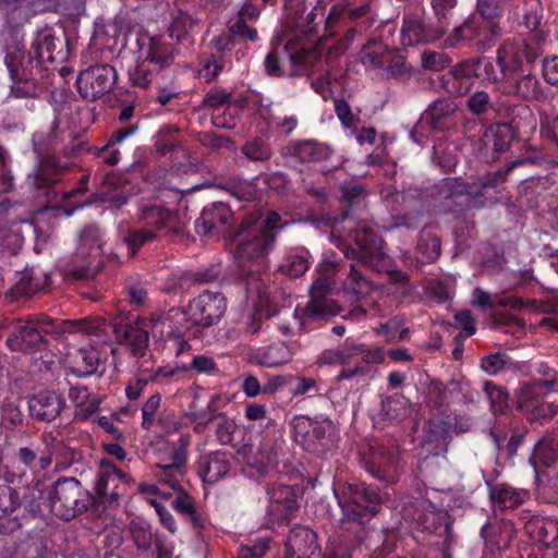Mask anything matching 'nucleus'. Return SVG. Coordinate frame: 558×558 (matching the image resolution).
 Segmentation results:
<instances>
[{"label":"nucleus","instance_id":"ea45409f","mask_svg":"<svg viewBox=\"0 0 558 558\" xmlns=\"http://www.w3.org/2000/svg\"><path fill=\"white\" fill-rule=\"evenodd\" d=\"M513 137L512 129L509 124H494L486 129L483 135V145L486 149L494 153H500L508 149Z\"/></svg>","mask_w":558,"mask_h":558},{"label":"nucleus","instance_id":"a878e982","mask_svg":"<svg viewBox=\"0 0 558 558\" xmlns=\"http://www.w3.org/2000/svg\"><path fill=\"white\" fill-rule=\"evenodd\" d=\"M354 241L357 246L356 254L363 264L373 265L375 259H384L383 241L374 229L367 226L355 231Z\"/></svg>","mask_w":558,"mask_h":558},{"label":"nucleus","instance_id":"338daca9","mask_svg":"<svg viewBox=\"0 0 558 558\" xmlns=\"http://www.w3.org/2000/svg\"><path fill=\"white\" fill-rule=\"evenodd\" d=\"M507 362L502 354L496 353L484 357L481 362V367L485 373L496 375L506 367Z\"/></svg>","mask_w":558,"mask_h":558},{"label":"nucleus","instance_id":"ddd939ff","mask_svg":"<svg viewBox=\"0 0 558 558\" xmlns=\"http://www.w3.org/2000/svg\"><path fill=\"white\" fill-rule=\"evenodd\" d=\"M185 319L184 312L172 308L168 314H159L150 320L151 333L155 338L167 337L169 348L174 352L177 357L183 355L191 350V345L185 339V335L190 331V326H181L173 328L171 323L180 324Z\"/></svg>","mask_w":558,"mask_h":558},{"label":"nucleus","instance_id":"79ce46f5","mask_svg":"<svg viewBox=\"0 0 558 558\" xmlns=\"http://www.w3.org/2000/svg\"><path fill=\"white\" fill-rule=\"evenodd\" d=\"M360 58L365 65L381 69L392 58V50L377 40H371L362 48Z\"/></svg>","mask_w":558,"mask_h":558},{"label":"nucleus","instance_id":"7ed1b4c3","mask_svg":"<svg viewBox=\"0 0 558 558\" xmlns=\"http://www.w3.org/2000/svg\"><path fill=\"white\" fill-rule=\"evenodd\" d=\"M519 165H521V160H515L505 171L488 174L485 180L480 182L469 183L461 178H447L441 182V197L461 208L482 206L484 205L482 197H487L489 191L495 190L505 180L506 174Z\"/></svg>","mask_w":558,"mask_h":558},{"label":"nucleus","instance_id":"f8f14e48","mask_svg":"<svg viewBox=\"0 0 558 558\" xmlns=\"http://www.w3.org/2000/svg\"><path fill=\"white\" fill-rule=\"evenodd\" d=\"M291 426L294 440L311 452H318L319 447L326 446L335 429L331 421L306 415L294 416Z\"/></svg>","mask_w":558,"mask_h":558},{"label":"nucleus","instance_id":"473e14b6","mask_svg":"<svg viewBox=\"0 0 558 558\" xmlns=\"http://www.w3.org/2000/svg\"><path fill=\"white\" fill-rule=\"evenodd\" d=\"M482 537L485 545L493 550L506 548L514 535V529L509 520L489 521L482 527Z\"/></svg>","mask_w":558,"mask_h":558},{"label":"nucleus","instance_id":"20e7f679","mask_svg":"<svg viewBox=\"0 0 558 558\" xmlns=\"http://www.w3.org/2000/svg\"><path fill=\"white\" fill-rule=\"evenodd\" d=\"M113 330L117 338L124 340L135 356H143L148 345V332L138 325L111 326L101 318L69 320L65 323L64 330L70 333L81 332L87 336H96L97 342H105L109 330Z\"/></svg>","mask_w":558,"mask_h":558},{"label":"nucleus","instance_id":"f257e3e1","mask_svg":"<svg viewBox=\"0 0 558 558\" xmlns=\"http://www.w3.org/2000/svg\"><path fill=\"white\" fill-rule=\"evenodd\" d=\"M284 226L286 222H281V217L275 211L268 213L266 217L259 210L247 214L231 241L235 259L244 263L263 257Z\"/></svg>","mask_w":558,"mask_h":558},{"label":"nucleus","instance_id":"5fc2aeb1","mask_svg":"<svg viewBox=\"0 0 558 558\" xmlns=\"http://www.w3.org/2000/svg\"><path fill=\"white\" fill-rule=\"evenodd\" d=\"M494 504L500 509H512L521 502L520 495L510 487H497L492 493Z\"/></svg>","mask_w":558,"mask_h":558},{"label":"nucleus","instance_id":"bb28decb","mask_svg":"<svg viewBox=\"0 0 558 558\" xmlns=\"http://www.w3.org/2000/svg\"><path fill=\"white\" fill-rule=\"evenodd\" d=\"M359 354H363V360L366 363L377 364L384 361V352L380 348L366 350L362 344H344L335 350L323 353L320 362L324 364H342L349 357Z\"/></svg>","mask_w":558,"mask_h":558},{"label":"nucleus","instance_id":"2f4dec72","mask_svg":"<svg viewBox=\"0 0 558 558\" xmlns=\"http://www.w3.org/2000/svg\"><path fill=\"white\" fill-rule=\"evenodd\" d=\"M63 404V399L50 391L39 392L28 401L31 415L46 422L54 420L60 414Z\"/></svg>","mask_w":558,"mask_h":558},{"label":"nucleus","instance_id":"3c124183","mask_svg":"<svg viewBox=\"0 0 558 558\" xmlns=\"http://www.w3.org/2000/svg\"><path fill=\"white\" fill-rule=\"evenodd\" d=\"M160 402L161 396L155 393L144 403L142 408V427L144 429L149 430L157 424Z\"/></svg>","mask_w":558,"mask_h":558},{"label":"nucleus","instance_id":"6e6d98bb","mask_svg":"<svg viewBox=\"0 0 558 558\" xmlns=\"http://www.w3.org/2000/svg\"><path fill=\"white\" fill-rule=\"evenodd\" d=\"M29 184L43 191V194L48 196L49 189L52 182L56 181L51 170L44 165L38 166L34 172L28 175Z\"/></svg>","mask_w":558,"mask_h":558},{"label":"nucleus","instance_id":"37998d69","mask_svg":"<svg viewBox=\"0 0 558 558\" xmlns=\"http://www.w3.org/2000/svg\"><path fill=\"white\" fill-rule=\"evenodd\" d=\"M16 460L32 472L45 470L50 466L52 459L50 452H41L38 456V449L34 446L21 447L16 452Z\"/></svg>","mask_w":558,"mask_h":558},{"label":"nucleus","instance_id":"f3484780","mask_svg":"<svg viewBox=\"0 0 558 558\" xmlns=\"http://www.w3.org/2000/svg\"><path fill=\"white\" fill-rule=\"evenodd\" d=\"M473 303L480 307H489L495 312V316L501 324L510 325L511 323H521V311L523 303L520 299L512 295H493L481 289L473 292Z\"/></svg>","mask_w":558,"mask_h":558},{"label":"nucleus","instance_id":"0eeeda50","mask_svg":"<svg viewBox=\"0 0 558 558\" xmlns=\"http://www.w3.org/2000/svg\"><path fill=\"white\" fill-rule=\"evenodd\" d=\"M51 512L63 520H70L85 511L89 495L74 477L58 480L48 494Z\"/></svg>","mask_w":558,"mask_h":558},{"label":"nucleus","instance_id":"de8ad7c7","mask_svg":"<svg viewBox=\"0 0 558 558\" xmlns=\"http://www.w3.org/2000/svg\"><path fill=\"white\" fill-rule=\"evenodd\" d=\"M173 219V214L158 205L146 206L142 209L141 220L155 230H161Z\"/></svg>","mask_w":558,"mask_h":558},{"label":"nucleus","instance_id":"c756f323","mask_svg":"<svg viewBox=\"0 0 558 558\" xmlns=\"http://www.w3.org/2000/svg\"><path fill=\"white\" fill-rule=\"evenodd\" d=\"M230 470V460L226 452L216 451L202 456L197 472L203 482L213 484L225 477Z\"/></svg>","mask_w":558,"mask_h":558},{"label":"nucleus","instance_id":"c85d7f7f","mask_svg":"<svg viewBox=\"0 0 558 558\" xmlns=\"http://www.w3.org/2000/svg\"><path fill=\"white\" fill-rule=\"evenodd\" d=\"M49 276L41 269L25 268L10 289L12 298L29 296L48 287Z\"/></svg>","mask_w":558,"mask_h":558},{"label":"nucleus","instance_id":"4c0bfd02","mask_svg":"<svg viewBox=\"0 0 558 558\" xmlns=\"http://www.w3.org/2000/svg\"><path fill=\"white\" fill-rule=\"evenodd\" d=\"M372 282L365 277L357 264L351 265L350 272L342 283V291L350 301L356 302L371 294Z\"/></svg>","mask_w":558,"mask_h":558},{"label":"nucleus","instance_id":"0e129e2a","mask_svg":"<svg viewBox=\"0 0 558 558\" xmlns=\"http://www.w3.org/2000/svg\"><path fill=\"white\" fill-rule=\"evenodd\" d=\"M486 390L490 400L492 410L495 413H502L508 408V395L500 388L486 385Z\"/></svg>","mask_w":558,"mask_h":558},{"label":"nucleus","instance_id":"9b49d317","mask_svg":"<svg viewBox=\"0 0 558 558\" xmlns=\"http://www.w3.org/2000/svg\"><path fill=\"white\" fill-rule=\"evenodd\" d=\"M102 244L99 229L96 226L85 228L80 235V244L76 253L77 262L83 263L75 266L72 274L77 279L94 277L101 268Z\"/></svg>","mask_w":558,"mask_h":558},{"label":"nucleus","instance_id":"72a5a7b5","mask_svg":"<svg viewBox=\"0 0 558 558\" xmlns=\"http://www.w3.org/2000/svg\"><path fill=\"white\" fill-rule=\"evenodd\" d=\"M535 474H538L539 466L549 468L558 462V437L554 434H546L534 446L529 459Z\"/></svg>","mask_w":558,"mask_h":558},{"label":"nucleus","instance_id":"c9c22d12","mask_svg":"<svg viewBox=\"0 0 558 558\" xmlns=\"http://www.w3.org/2000/svg\"><path fill=\"white\" fill-rule=\"evenodd\" d=\"M143 497L155 508L161 523L171 533L177 530L175 520L172 514L161 505V500L168 499L171 493L160 490L155 484L142 483L138 486Z\"/></svg>","mask_w":558,"mask_h":558},{"label":"nucleus","instance_id":"a19ab883","mask_svg":"<svg viewBox=\"0 0 558 558\" xmlns=\"http://www.w3.org/2000/svg\"><path fill=\"white\" fill-rule=\"evenodd\" d=\"M310 257V252L304 247L290 250L286 254L280 269L283 274L291 277L302 276L308 269Z\"/></svg>","mask_w":558,"mask_h":558},{"label":"nucleus","instance_id":"f03ea898","mask_svg":"<svg viewBox=\"0 0 558 558\" xmlns=\"http://www.w3.org/2000/svg\"><path fill=\"white\" fill-rule=\"evenodd\" d=\"M525 420L544 424L558 413V405L543 399L558 390L557 372L543 362L525 363Z\"/></svg>","mask_w":558,"mask_h":558},{"label":"nucleus","instance_id":"e2e57ef3","mask_svg":"<svg viewBox=\"0 0 558 558\" xmlns=\"http://www.w3.org/2000/svg\"><path fill=\"white\" fill-rule=\"evenodd\" d=\"M155 236V231L153 229H137L130 232L125 238V242L132 250V254H134L138 247L144 245L146 242L151 241Z\"/></svg>","mask_w":558,"mask_h":558},{"label":"nucleus","instance_id":"9d476101","mask_svg":"<svg viewBox=\"0 0 558 558\" xmlns=\"http://www.w3.org/2000/svg\"><path fill=\"white\" fill-rule=\"evenodd\" d=\"M525 199L530 207L537 205L538 197L549 187L553 179L547 172L548 156L525 142Z\"/></svg>","mask_w":558,"mask_h":558},{"label":"nucleus","instance_id":"a18cd8bd","mask_svg":"<svg viewBox=\"0 0 558 558\" xmlns=\"http://www.w3.org/2000/svg\"><path fill=\"white\" fill-rule=\"evenodd\" d=\"M61 45L62 43L49 32H41L37 35L33 48L41 62H53L57 59L56 50Z\"/></svg>","mask_w":558,"mask_h":558},{"label":"nucleus","instance_id":"dca6fc26","mask_svg":"<svg viewBox=\"0 0 558 558\" xmlns=\"http://www.w3.org/2000/svg\"><path fill=\"white\" fill-rule=\"evenodd\" d=\"M445 26L429 27L425 24L421 10L407 11L403 14L400 31L401 44L405 47H413L433 43L445 34Z\"/></svg>","mask_w":558,"mask_h":558},{"label":"nucleus","instance_id":"423d86ee","mask_svg":"<svg viewBox=\"0 0 558 558\" xmlns=\"http://www.w3.org/2000/svg\"><path fill=\"white\" fill-rule=\"evenodd\" d=\"M186 472V452L183 447L173 448L169 457H165L153 470L154 477L162 484L168 485L178 495L172 501L173 508L184 514H194L193 498L181 490L180 480Z\"/></svg>","mask_w":558,"mask_h":558},{"label":"nucleus","instance_id":"b1692460","mask_svg":"<svg viewBox=\"0 0 558 558\" xmlns=\"http://www.w3.org/2000/svg\"><path fill=\"white\" fill-rule=\"evenodd\" d=\"M269 513L278 520H290L298 509L294 490L283 484H276L268 490Z\"/></svg>","mask_w":558,"mask_h":558},{"label":"nucleus","instance_id":"1a4fd4ad","mask_svg":"<svg viewBox=\"0 0 558 558\" xmlns=\"http://www.w3.org/2000/svg\"><path fill=\"white\" fill-rule=\"evenodd\" d=\"M173 59L171 49L161 38H148L145 59L138 61L130 72L131 82L146 88L159 71L170 64Z\"/></svg>","mask_w":558,"mask_h":558},{"label":"nucleus","instance_id":"58836bf2","mask_svg":"<svg viewBox=\"0 0 558 558\" xmlns=\"http://www.w3.org/2000/svg\"><path fill=\"white\" fill-rule=\"evenodd\" d=\"M424 530L445 537L446 541L451 535V520L449 513L444 509L430 506L426 512L417 518Z\"/></svg>","mask_w":558,"mask_h":558},{"label":"nucleus","instance_id":"bf43d9fd","mask_svg":"<svg viewBox=\"0 0 558 558\" xmlns=\"http://www.w3.org/2000/svg\"><path fill=\"white\" fill-rule=\"evenodd\" d=\"M440 253V244L436 238L428 239L425 243L417 245L416 258L420 263H429L435 260Z\"/></svg>","mask_w":558,"mask_h":558},{"label":"nucleus","instance_id":"680f3d73","mask_svg":"<svg viewBox=\"0 0 558 558\" xmlns=\"http://www.w3.org/2000/svg\"><path fill=\"white\" fill-rule=\"evenodd\" d=\"M189 372V366L183 363H173L160 366L155 372V379H180L185 373Z\"/></svg>","mask_w":558,"mask_h":558},{"label":"nucleus","instance_id":"6ab92c4d","mask_svg":"<svg viewBox=\"0 0 558 558\" xmlns=\"http://www.w3.org/2000/svg\"><path fill=\"white\" fill-rule=\"evenodd\" d=\"M522 51L512 44H505L498 50V65L500 68L504 81V92L507 94H519L521 73Z\"/></svg>","mask_w":558,"mask_h":558},{"label":"nucleus","instance_id":"603ef678","mask_svg":"<svg viewBox=\"0 0 558 558\" xmlns=\"http://www.w3.org/2000/svg\"><path fill=\"white\" fill-rule=\"evenodd\" d=\"M339 82L331 77L328 71L325 74H312V87L325 100L333 96L335 89L338 88Z\"/></svg>","mask_w":558,"mask_h":558},{"label":"nucleus","instance_id":"393cba45","mask_svg":"<svg viewBox=\"0 0 558 558\" xmlns=\"http://www.w3.org/2000/svg\"><path fill=\"white\" fill-rule=\"evenodd\" d=\"M48 332L44 324L29 322L17 325L9 336L7 342L13 351H26L38 347L43 342V333Z\"/></svg>","mask_w":558,"mask_h":558},{"label":"nucleus","instance_id":"6e6552de","mask_svg":"<svg viewBox=\"0 0 558 558\" xmlns=\"http://www.w3.org/2000/svg\"><path fill=\"white\" fill-rule=\"evenodd\" d=\"M338 265L331 258L324 256L316 267L318 277L311 286L310 301L306 313L311 317L333 316L339 312L338 305L327 296L330 279L336 275Z\"/></svg>","mask_w":558,"mask_h":558},{"label":"nucleus","instance_id":"4d7b16f0","mask_svg":"<svg viewBox=\"0 0 558 558\" xmlns=\"http://www.w3.org/2000/svg\"><path fill=\"white\" fill-rule=\"evenodd\" d=\"M20 504L19 495L8 485L0 486V518L15 511Z\"/></svg>","mask_w":558,"mask_h":558},{"label":"nucleus","instance_id":"f704fd0d","mask_svg":"<svg viewBox=\"0 0 558 558\" xmlns=\"http://www.w3.org/2000/svg\"><path fill=\"white\" fill-rule=\"evenodd\" d=\"M66 367L78 377L93 375L99 364V353L95 347L81 348L65 359Z\"/></svg>","mask_w":558,"mask_h":558},{"label":"nucleus","instance_id":"cd10ccee","mask_svg":"<svg viewBox=\"0 0 558 558\" xmlns=\"http://www.w3.org/2000/svg\"><path fill=\"white\" fill-rule=\"evenodd\" d=\"M480 65L477 61H464L453 66L445 78L447 90L453 95L466 94L473 85V77L477 75Z\"/></svg>","mask_w":558,"mask_h":558},{"label":"nucleus","instance_id":"2eb2a0df","mask_svg":"<svg viewBox=\"0 0 558 558\" xmlns=\"http://www.w3.org/2000/svg\"><path fill=\"white\" fill-rule=\"evenodd\" d=\"M117 81L113 66L98 64L82 71L77 77L80 95L86 100H95L110 92Z\"/></svg>","mask_w":558,"mask_h":558},{"label":"nucleus","instance_id":"13d9d810","mask_svg":"<svg viewBox=\"0 0 558 558\" xmlns=\"http://www.w3.org/2000/svg\"><path fill=\"white\" fill-rule=\"evenodd\" d=\"M422 66L425 70L441 71L449 65V58L442 52L425 51L421 57Z\"/></svg>","mask_w":558,"mask_h":558},{"label":"nucleus","instance_id":"8fccbe9b","mask_svg":"<svg viewBox=\"0 0 558 558\" xmlns=\"http://www.w3.org/2000/svg\"><path fill=\"white\" fill-rule=\"evenodd\" d=\"M196 26V22L189 14L180 12L174 16L170 25V37L175 38L178 41L185 40L193 34Z\"/></svg>","mask_w":558,"mask_h":558},{"label":"nucleus","instance_id":"412c9836","mask_svg":"<svg viewBox=\"0 0 558 558\" xmlns=\"http://www.w3.org/2000/svg\"><path fill=\"white\" fill-rule=\"evenodd\" d=\"M232 214L223 203L213 204L203 210L202 216L195 222L198 234L214 236L228 231Z\"/></svg>","mask_w":558,"mask_h":558},{"label":"nucleus","instance_id":"052dcab7","mask_svg":"<svg viewBox=\"0 0 558 558\" xmlns=\"http://www.w3.org/2000/svg\"><path fill=\"white\" fill-rule=\"evenodd\" d=\"M539 135L543 140L555 144L558 148V116L555 118L541 117Z\"/></svg>","mask_w":558,"mask_h":558},{"label":"nucleus","instance_id":"5701e85b","mask_svg":"<svg viewBox=\"0 0 558 558\" xmlns=\"http://www.w3.org/2000/svg\"><path fill=\"white\" fill-rule=\"evenodd\" d=\"M319 549L316 533L307 526L294 527L286 543V558H311Z\"/></svg>","mask_w":558,"mask_h":558},{"label":"nucleus","instance_id":"e433bc0d","mask_svg":"<svg viewBox=\"0 0 558 558\" xmlns=\"http://www.w3.org/2000/svg\"><path fill=\"white\" fill-rule=\"evenodd\" d=\"M525 311L547 314L548 316H544L537 325L558 332V292L539 300L525 298Z\"/></svg>","mask_w":558,"mask_h":558},{"label":"nucleus","instance_id":"39448f33","mask_svg":"<svg viewBox=\"0 0 558 558\" xmlns=\"http://www.w3.org/2000/svg\"><path fill=\"white\" fill-rule=\"evenodd\" d=\"M333 493L345 521L363 523L379 510V495L364 484H347Z\"/></svg>","mask_w":558,"mask_h":558},{"label":"nucleus","instance_id":"a211bd4d","mask_svg":"<svg viewBox=\"0 0 558 558\" xmlns=\"http://www.w3.org/2000/svg\"><path fill=\"white\" fill-rule=\"evenodd\" d=\"M366 471L374 477L395 483L398 480L397 456L383 445H372L367 453H363Z\"/></svg>","mask_w":558,"mask_h":558},{"label":"nucleus","instance_id":"864d4df0","mask_svg":"<svg viewBox=\"0 0 558 558\" xmlns=\"http://www.w3.org/2000/svg\"><path fill=\"white\" fill-rule=\"evenodd\" d=\"M403 322L399 317H393L378 328V333L383 335L387 341H401L408 338L409 329L402 328Z\"/></svg>","mask_w":558,"mask_h":558},{"label":"nucleus","instance_id":"69168bd1","mask_svg":"<svg viewBox=\"0 0 558 558\" xmlns=\"http://www.w3.org/2000/svg\"><path fill=\"white\" fill-rule=\"evenodd\" d=\"M235 429L236 425L232 420L225 416L219 417L216 429L218 440L223 445L231 444Z\"/></svg>","mask_w":558,"mask_h":558},{"label":"nucleus","instance_id":"4be33fe9","mask_svg":"<svg viewBox=\"0 0 558 558\" xmlns=\"http://www.w3.org/2000/svg\"><path fill=\"white\" fill-rule=\"evenodd\" d=\"M456 111V105L449 100H437L428 107L423 113L418 125L411 132V137L414 142L421 144L416 138L420 131L425 128L441 131L449 126V120Z\"/></svg>","mask_w":558,"mask_h":558},{"label":"nucleus","instance_id":"4468645a","mask_svg":"<svg viewBox=\"0 0 558 558\" xmlns=\"http://www.w3.org/2000/svg\"><path fill=\"white\" fill-rule=\"evenodd\" d=\"M227 308L226 299L218 292L204 291L190 302L184 320L192 325L210 327L217 324Z\"/></svg>","mask_w":558,"mask_h":558},{"label":"nucleus","instance_id":"49530a36","mask_svg":"<svg viewBox=\"0 0 558 558\" xmlns=\"http://www.w3.org/2000/svg\"><path fill=\"white\" fill-rule=\"evenodd\" d=\"M276 464V452L269 445H262L247 457V465L255 469L258 474H266Z\"/></svg>","mask_w":558,"mask_h":558},{"label":"nucleus","instance_id":"c03bdc74","mask_svg":"<svg viewBox=\"0 0 558 558\" xmlns=\"http://www.w3.org/2000/svg\"><path fill=\"white\" fill-rule=\"evenodd\" d=\"M555 536L549 537L546 522L543 518H532L525 521V546H538V549L548 547Z\"/></svg>","mask_w":558,"mask_h":558},{"label":"nucleus","instance_id":"aec40b11","mask_svg":"<svg viewBox=\"0 0 558 558\" xmlns=\"http://www.w3.org/2000/svg\"><path fill=\"white\" fill-rule=\"evenodd\" d=\"M116 482L132 485L134 480L126 473L118 470L108 459H101L95 489L98 496L109 505L116 502L119 498V492H110V485Z\"/></svg>","mask_w":558,"mask_h":558},{"label":"nucleus","instance_id":"09e8293b","mask_svg":"<svg viewBox=\"0 0 558 558\" xmlns=\"http://www.w3.org/2000/svg\"><path fill=\"white\" fill-rule=\"evenodd\" d=\"M330 155L329 148L313 141L301 143L296 148V156L304 162H314L328 158Z\"/></svg>","mask_w":558,"mask_h":558},{"label":"nucleus","instance_id":"774afa93","mask_svg":"<svg viewBox=\"0 0 558 558\" xmlns=\"http://www.w3.org/2000/svg\"><path fill=\"white\" fill-rule=\"evenodd\" d=\"M268 549V542L259 539L253 545L241 546L239 558H262Z\"/></svg>","mask_w":558,"mask_h":558},{"label":"nucleus","instance_id":"7c9ffc66","mask_svg":"<svg viewBox=\"0 0 558 558\" xmlns=\"http://www.w3.org/2000/svg\"><path fill=\"white\" fill-rule=\"evenodd\" d=\"M293 356L294 352L287 343L277 342L256 349L251 355V361L260 366L275 368L288 364Z\"/></svg>","mask_w":558,"mask_h":558}]
</instances>
